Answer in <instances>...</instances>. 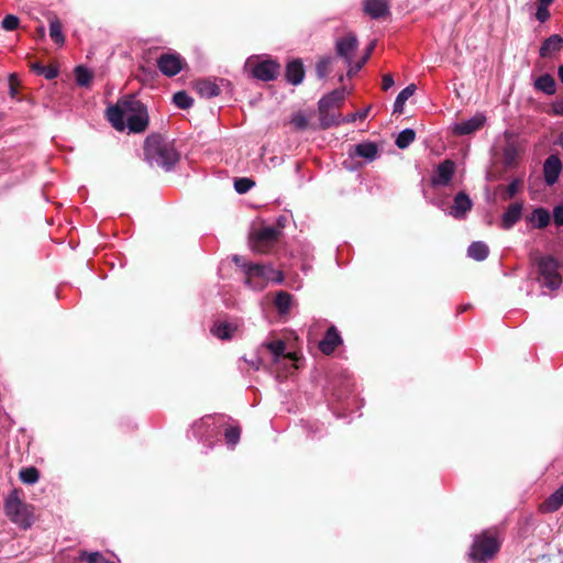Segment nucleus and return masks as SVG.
Masks as SVG:
<instances>
[{
    "mask_svg": "<svg viewBox=\"0 0 563 563\" xmlns=\"http://www.w3.org/2000/svg\"><path fill=\"white\" fill-rule=\"evenodd\" d=\"M107 119L117 131L125 129L132 133H141L148 126L146 107L132 96L124 97L107 109Z\"/></svg>",
    "mask_w": 563,
    "mask_h": 563,
    "instance_id": "1",
    "label": "nucleus"
},
{
    "mask_svg": "<svg viewBox=\"0 0 563 563\" xmlns=\"http://www.w3.org/2000/svg\"><path fill=\"white\" fill-rule=\"evenodd\" d=\"M144 155L151 165L162 167L166 172L172 170L179 161V153L175 147L174 141L167 140L159 134H152L146 137Z\"/></svg>",
    "mask_w": 563,
    "mask_h": 563,
    "instance_id": "2",
    "label": "nucleus"
},
{
    "mask_svg": "<svg viewBox=\"0 0 563 563\" xmlns=\"http://www.w3.org/2000/svg\"><path fill=\"white\" fill-rule=\"evenodd\" d=\"M500 543L496 536L489 531H484L474 537L470 559L474 562H487L499 551Z\"/></svg>",
    "mask_w": 563,
    "mask_h": 563,
    "instance_id": "3",
    "label": "nucleus"
},
{
    "mask_svg": "<svg viewBox=\"0 0 563 563\" xmlns=\"http://www.w3.org/2000/svg\"><path fill=\"white\" fill-rule=\"evenodd\" d=\"M4 510L12 522L20 528L27 529L33 523L31 507L24 504L16 490L10 493L4 503Z\"/></svg>",
    "mask_w": 563,
    "mask_h": 563,
    "instance_id": "4",
    "label": "nucleus"
},
{
    "mask_svg": "<svg viewBox=\"0 0 563 563\" xmlns=\"http://www.w3.org/2000/svg\"><path fill=\"white\" fill-rule=\"evenodd\" d=\"M538 267L539 277L542 286L555 290L562 284V277L559 273L560 264L551 255L539 256L534 260Z\"/></svg>",
    "mask_w": 563,
    "mask_h": 563,
    "instance_id": "5",
    "label": "nucleus"
},
{
    "mask_svg": "<svg viewBox=\"0 0 563 563\" xmlns=\"http://www.w3.org/2000/svg\"><path fill=\"white\" fill-rule=\"evenodd\" d=\"M244 68L258 80L272 81L276 79L280 66L272 58L251 56L246 59Z\"/></svg>",
    "mask_w": 563,
    "mask_h": 563,
    "instance_id": "6",
    "label": "nucleus"
},
{
    "mask_svg": "<svg viewBox=\"0 0 563 563\" xmlns=\"http://www.w3.org/2000/svg\"><path fill=\"white\" fill-rule=\"evenodd\" d=\"M280 229L267 225L254 232L250 240V245L255 253H266L280 235Z\"/></svg>",
    "mask_w": 563,
    "mask_h": 563,
    "instance_id": "7",
    "label": "nucleus"
},
{
    "mask_svg": "<svg viewBox=\"0 0 563 563\" xmlns=\"http://www.w3.org/2000/svg\"><path fill=\"white\" fill-rule=\"evenodd\" d=\"M191 432L196 439L208 443L209 448H211L212 439L219 435L220 429L217 424L216 417L207 416L191 426Z\"/></svg>",
    "mask_w": 563,
    "mask_h": 563,
    "instance_id": "8",
    "label": "nucleus"
},
{
    "mask_svg": "<svg viewBox=\"0 0 563 563\" xmlns=\"http://www.w3.org/2000/svg\"><path fill=\"white\" fill-rule=\"evenodd\" d=\"M247 276L246 284H251L252 277H261L267 282L280 284L284 280L282 271L275 269L272 265L243 264Z\"/></svg>",
    "mask_w": 563,
    "mask_h": 563,
    "instance_id": "9",
    "label": "nucleus"
},
{
    "mask_svg": "<svg viewBox=\"0 0 563 563\" xmlns=\"http://www.w3.org/2000/svg\"><path fill=\"white\" fill-rule=\"evenodd\" d=\"M185 65V59L177 53H164L157 58L159 71L167 77L179 74Z\"/></svg>",
    "mask_w": 563,
    "mask_h": 563,
    "instance_id": "10",
    "label": "nucleus"
},
{
    "mask_svg": "<svg viewBox=\"0 0 563 563\" xmlns=\"http://www.w3.org/2000/svg\"><path fill=\"white\" fill-rule=\"evenodd\" d=\"M358 41L355 34L349 33L345 36L336 40L335 51L338 56L342 57L347 66H351L352 56L357 49Z\"/></svg>",
    "mask_w": 563,
    "mask_h": 563,
    "instance_id": "11",
    "label": "nucleus"
},
{
    "mask_svg": "<svg viewBox=\"0 0 563 563\" xmlns=\"http://www.w3.org/2000/svg\"><path fill=\"white\" fill-rule=\"evenodd\" d=\"M455 172V163L451 159H445L440 163L431 177L432 186H446L451 181Z\"/></svg>",
    "mask_w": 563,
    "mask_h": 563,
    "instance_id": "12",
    "label": "nucleus"
},
{
    "mask_svg": "<svg viewBox=\"0 0 563 563\" xmlns=\"http://www.w3.org/2000/svg\"><path fill=\"white\" fill-rule=\"evenodd\" d=\"M473 202L468 195L464 191H460L455 195L453 205L449 211V214L455 219H464L468 211H471Z\"/></svg>",
    "mask_w": 563,
    "mask_h": 563,
    "instance_id": "13",
    "label": "nucleus"
},
{
    "mask_svg": "<svg viewBox=\"0 0 563 563\" xmlns=\"http://www.w3.org/2000/svg\"><path fill=\"white\" fill-rule=\"evenodd\" d=\"M363 10L374 20L385 18L390 13L388 0H364Z\"/></svg>",
    "mask_w": 563,
    "mask_h": 563,
    "instance_id": "14",
    "label": "nucleus"
},
{
    "mask_svg": "<svg viewBox=\"0 0 563 563\" xmlns=\"http://www.w3.org/2000/svg\"><path fill=\"white\" fill-rule=\"evenodd\" d=\"M486 122V117L483 113H476L468 120L454 124L453 131L457 135H468L479 130Z\"/></svg>",
    "mask_w": 563,
    "mask_h": 563,
    "instance_id": "15",
    "label": "nucleus"
},
{
    "mask_svg": "<svg viewBox=\"0 0 563 563\" xmlns=\"http://www.w3.org/2000/svg\"><path fill=\"white\" fill-rule=\"evenodd\" d=\"M562 170V163L556 155H550L543 164L544 180L549 186L556 183Z\"/></svg>",
    "mask_w": 563,
    "mask_h": 563,
    "instance_id": "16",
    "label": "nucleus"
},
{
    "mask_svg": "<svg viewBox=\"0 0 563 563\" xmlns=\"http://www.w3.org/2000/svg\"><path fill=\"white\" fill-rule=\"evenodd\" d=\"M342 343L341 335L335 327H330L323 339L319 343V349L323 354H331Z\"/></svg>",
    "mask_w": 563,
    "mask_h": 563,
    "instance_id": "17",
    "label": "nucleus"
},
{
    "mask_svg": "<svg viewBox=\"0 0 563 563\" xmlns=\"http://www.w3.org/2000/svg\"><path fill=\"white\" fill-rule=\"evenodd\" d=\"M346 91L344 88L334 89L331 92L323 96L318 102V110L333 109L340 107L344 101Z\"/></svg>",
    "mask_w": 563,
    "mask_h": 563,
    "instance_id": "18",
    "label": "nucleus"
},
{
    "mask_svg": "<svg viewBox=\"0 0 563 563\" xmlns=\"http://www.w3.org/2000/svg\"><path fill=\"white\" fill-rule=\"evenodd\" d=\"M195 90L202 98H214L220 95L221 89L216 80L200 79L195 82Z\"/></svg>",
    "mask_w": 563,
    "mask_h": 563,
    "instance_id": "19",
    "label": "nucleus"
},
{
    "mask_svg": "<svg viewBox=\"0 0 563 563\" xmlns=\"http://www.w3.org/2000/svg\"><path fill=\"white\" fill-rule=\"evenodd\" d=\"M563 46V37L559 34H553L545 38L539 49L542 58L551 57L553 54L561 51Z\"/></svg>",
    "mask_w": 563,
    "mask_h": 563,
    "instance_id": "20",
    "label": "nucleus"
},
{
    "mask_svg": "<svg viewBox=\"0 0 563 563\" xmlns=\"http://www.w3.org/2000/svg\"><path fill=\"white\" fill-rule=\"evenodd\" d=\"M305 78L303 64L300 59H294L286 66V79L288 82L297 86L302 82Z\"/></svg>",
    "mask_w": 563,
    "mask_h": 563,
    "instance_id": "21",
    "label": "nucleus"
},
{
    "mask_svg": "<svg viewBox=\"0 0 563 563\" xmlns=\"http://www.w3.org/2000/svg\"><path fill=\"white\" fill-rule=\"evenodd\" d=\"M521 213V203L516 202L510 205L501 216V228L505 230L511 229L520 220Z\"/></svg>",
    "mask_w": 563,
    "mask_h": 563,
    "instance_id": "22",
    "label": "nucleus"
},
{
    "mask_svg": "<svg viewBox=\"0 0 563 563\" xmlns=\"http://www.w3.org/2000/svg\"><path fill=\"white\" fill-rule=\"evenodd\" d=\"M563 505V484L553 492L540 506L543 512H553L559 510Z\"/></svg>",
    "mask_w": 563,
    "mask_h": 563,
    "instance_id": "23",
    "label": "nucleus"
},
{
    "mask_svg": "<svg viewBox=\"0 0 563 563\" xmlns=\"http://www.w3.org/2000/svg\"><path fill=\"white\" fill-rule=\"evenodd\" d=\"M353 154L367 162H373L378 156V147L374 142H363L354 146Z\"/></svg>",
    "mask_w": 563,
    "mask_h": 563,
    "instance_id": "24",
    "label": "nucleus"
},
{
    "mask_svg": "<svg viewBox=\"0 0 563 563\" xmlns=\"http://www.w3.org/2000/svg\"><path fill=\"white\" fill-rule=\"evenodd\" d=\"M263 347H266L273 356V362H279L282 356H287L290 360H295L296 356L292 353H288L285 355L286 344L283 340H275L267 343L262 344Z\"/></svg>",
    "mask_w": 563,
    "mask_h": 563,
    "instance_id": "25",
    "label": "nucleus"
},
{
    "mask_svg": "<svg viewBox=\"0 0 563 563\" xmlns=\"http://www.w3.org/2000/svg\"><path fill=\"white\" fill-rule=\"evenodd\" d=\"M534 87L548 96H552L556 91V82L550 74H543L538 77L534 81Z\"/></svg>",
    "mask_w": 563,
    "mask_h": 563,
    "instance_id": "26",
    "label": "nucleus"
},
{
    "mask_svg": "<svg viewBox=\"0 0 563 563\" xmlns=\"http://www.w3.org/2000/svg\"><path fill=\"white\" fill-rule=\"evenodd\" d=\"M550 212L542 207L536 208L529 217V221L538 229L545 228L550 223Z\"/></svg>",
    "mask_w": 563,
    "mask_h": 563,
    "instance_id": "27",
    "label": "nucleus"
},
{
    "mask_svg": "<svg viewBox=\"0 0 563 563\" xmlns=\"http://www.w3.org/2000/svg\"><path fill=\"white\" fill-rule=\"evenodd\" d=\"M415 91H416L415 84H410L406 88H404L396 97V100L394 102L393 112L401 114L404 112L406 101L415 93Z\"/></svg>",
    "mask_w": 563,
    "mask_h": 563,
    "instance_id": "28",
    "label": "nucleus"
},
{
    "mask_svg": "<svg viewBox=\"0 0 563 563\" xmlns=\"http://www.w3.org/2000/svg\"><path fill=\"white\" fill-rule=\"evenodd\" d=\"M320 128L325 130L331 126H338L342 123V117L339 113L331 112L329 109L319 110Z\"/></svg>",
    "mask_w": 563,
    "mask_h": 563,
    "instance_id": "29",
    "label": "nucleus"
},
{
    "mask_svg": "<svg viewBox=\"0 0 563 563\" xmlns=\"http://www.w3.org/2000/svg\"><path fill=\"white\" fill-rule=\"evenodd\" d=\"M489 254L488 246L482 242H473L467 249V255L475 261H484Z\"/></svg>",
    "mask_w": 563,
    "mask_h": 563,
    "instance_id": "30",
    "label": "nucleus"
},
{
    "mask_svg": "<svg viewBox=\"0 0 563 563\" xmlns=\"http://www.w3.org/2000/svg\"><path fill=\"white\" fill-rule=\"evenodd\" d=\"M274 303L279 314H287L291 308L292 297L286 291H279L275 297Z\"/></svg>",
    "mask_w": 563,
    "mask_h": 563,
    "instance_id": "31",
    "label": "nucleus"
},
{
    "mask_svg": "<svg viewBox=\"0 0 563 563\" xmlns=\"http://www.w3.org/2000/svg\"><path fill=\"white\" fill-rule=\"evenodd\" d=\"M49 36L59 46L64 45L65 36L62 31V23L57 18L49 20Z\"/></svg>",
    "mask_w": 563,
    "mask_h": 563,
    "instance_id": "32",
    "label": "nucleus"
},
{
    "mask_svg": "<svg viewBox=\"0 0 563 563\" xmlns=\"http://www.w3.org/2000/svg\"><path fill=\"white\" fill-rule=\"evenodd\" d=\"M234 331L235 327L228 322L216 323L211 329L212 334L221 340L230 339Z\"/></svg>",
    "mask_w": 563,
    "mask_h": 563,
    "instance_id": "33",
    "label": "nucleus"
},
{
    "mask_svg": "<svg viewBox=\"0 0 563 563\" xmlns=\"http://www.w3.org/2000/svg\"><path fill=\"white\" fill-rule=\"evenodd\" d=\"M416 139V132L412 129H405L399 132L395 144L398 148H407Z\"/></svg>",
    "mask_w": 563,
    "mask_h": 563,
    "instance_id": "34",
    "label": "nucleus"
},
{
    "mask_svg": "<svg viewBox=\"0 0 563 563\" xmlns=\"http://www.w3.org/2000/svg\"><path fill=\"white\" fill-rule=\"evenodd\" d=\"M79 560L85 561L87 563H113L109 559H107L101 552H87L81 551L79 554Z\"/></svg>",
    "mask_w": 563,
    "mask_h": 563,
    "instance_id": "35",
    "label": "nucleus"
},
{
    "mask_svg": "<svg viewBox=\"0 0 563 563\" xmlns=\"http://www.w3.org/2000/svg\"><path fill=\"white\" fill-rule=\"evenodd\" d=\"M173 102L177 108L186 110L194 104V99L186 91H178L173 96Z\"/></svg>",
    "mask_w": 563,
    "mask_h": 563,
    "instance_id": "36",
    "label": "nucleus"
},
{
    "mask_svg": "<svg viewBox=\"0 0 563 563\" xmlns=\"http://www.w3.org/2000/svg\"><path fill=\"white\" fill-rule=\"evenodd\" d=\"M32 70L37 75L44 76L46 79L51 80L58 76V69L51 66H44L40 63L32 64Z\"/></svg>",
    "mask_w": 563,
    "mask_h": 563,
    "instance_id": "37",
    "label": "nucleus"
},
{
    "mask_svg": "<svg viewBox=\"0 0 563 563\" xmlns=\"http://www.w3.org/2000/svg\"><path fill=\"white\" fill-rule=\"evenodd\" d=\"M75 79L80 87H88L91 82L92 75L86 67L77 66L75 68Z\"/></svg>",
    "mask_w": 563,
    "mask_h": 563,
    "instance_id": "38",
    "label": "nucleus"
},
{
    "mask_svg": "<svg viewBox=\"0 0 563 563\" xmlns=\"http://www.w3.org/2000/svg\"><path fill=\"white\" fill-rule=\"evenodd\" d=\"M19 477L24 484L33 485L38 481L40 473L33 466L25 467L20 471Z\"/></svg>",
    "mask_w": 563,
    "mask_h": 563,
    "instance_id": "39",
    "label": "nucleus"
},
{
    "mask_svg": "<svg viewBox=\"0 0 563 563\" xmlns=\"http://www.w3.org/2000/svg\"><path fill=\"white\" fill-rule=\"evenodd\" d=\"M332 62H333V58L329 57V56L322 57L321 59H319V62L317 63V66H316V71H317V76L320 79H323L329 75Z\"/></svg>",
    "mask_w": 563,
    "mask_h": 563,
    "instance_id": "40",
    "label": "nucleus"
},
{
    "mask_svg": "<svg viewBox=\"0 0 563 563\" xmlns=\"http://www.w3.org/2000/svg\"><path fill=\"white\" fill-rule=\"evenodd\" d=\"M375 46V43L373 42L368 47H367V51L364 55V57H361V60L355 63L354 65L351 64V66H349V71H347V75L349 76H353L355 75L357 71L361 70V68L364 66V64L366 63V60L368 59L373 48Z\"/></svg>",
    "mask_w": 563,
    "mask_h": 563,
    "instance_id": "41",
    "label": "nucleus"
},
{
    "mask_svg": "<svg viewBox=\"0 0 563 563\" xmlns=\"http://www.w3.org/2000/svg\"><path fill=\"white\" fill-rule=\"evenodd\" d=\"M241 431L238 427H229L225 429L224 437L227 444L233 448L240 440Z\"/></svg>",
    "mask_w": 563,
    "mask_h": 563,
    "instance_id": "42",
    "label": "nucleus"
},
{
    "mask_svg": "<svg viewBox=\"0 0 563 563\" xmlns=\"http://www.w3.org/2000/svg\"><path fill=\"white\" fill-rule=\"evenodd\" d=\"M19 18L13 14H8L3 18L1 25L5 31H14L19 26Z\"/></svg>",
    "mask_w": 563,
    "mask_h": 563,
    "instance_id": "43",
    "label": "nucleus"
},
{
    "mask_svg": "<svg viewBox=\"0 0 563 563\" xmlns=\"http://www.w3.org/2000/svg\"><path fill=\"white\" fill-rule=\"evenodd\" d=\"M253 185H254V181H252L251 179L240 178V179L235 180L234 189L239 194H245L252 188Z\"/></svg>",
    "mask_w": 563,
    "mask_h": 563,
    "instance_id": "44",
    "label": "nucleus"
},
{
    "mask_svg": "<svg viewBox=\"0 0 563 563\" xmlns=\"http://www.w3.org/2000/svg\"><path fill=\"white\" fill-rule=\"evenodd\" d=\"M369 108L342 117V123H353L356 120H364L368 115Z\"/></svg>",
    "mask_w": 563,
    "mask_h": 563,
    "instance_id": "45",
    "label": "nucleus"
},
{
    "mask_svg": "<svg viewBox=\"0 0 563 563\" xmlns=\"http://www.w3.org/2000/svg\"><path fill=\"white\" fill-rule=\"evenodd\" d=\"M290 122L298 130H305L308 126L306 115L300 112L294 114Z\"/></svg>",
    "mask_w": 563,
    "mask_h": 563,
    "instance_id": "46",
    "label": "nucleus"
},
{
    "mask_svg": "<svg viewBox=\"0 0 563 563\" xmlns=\"http://www.w3.org/2000/svg\"><path fill=\"white\" fill-rule=\"evenodd\" d=\"M549 18H550V11H549L548 7L538 5L537 12H536V19L540 23H544L545 21L549 20Z\"/></svg>",
    "mask_w": 563,
    "mask_h": 563,
    "instance_id": "47",
    "label": "nucleus"
},
{
    "mask_svg": "<svg viewBox=\"0 0 563 563\" xmlns=\"http://www.w3.org/2000/svg\"><path fill=\"white\" fill-rule=\"evenodd\" d=\"M553 221L555 225H563V205H558L553 209Z\"/></svg>",
    "mask_w": 563,
    "mask_h": 563,
    "instance_id": "48",
    "label": "nucleus"
},
{
    "mask_svg": "<svg viewBox=\"0 0 563 563\" xmlns=\"http://www.w3.org/2000/svg\"><path fill=\"white\" fill-rule=\"evenodd\" d=\"M395 81L390 74H385L382 79L383 90H388L394 86Z\"/></svg>",
    "mask_w": 563,
    "mask_h": 563,
    "instance_id": "49",
    "label": "nucleus"
},
{
    "mask_svg": "<svg viewBox=\"0 0 563 563\" xmlns=\"http://www.w3.org/2000/svg\"><path fill=\"white\" fill-rule=\"evenodd\" d=\"M518 188H519V181L517 179H514L507 186V196H508V198H512L518 192Z\"/></svg>",
    "mask_w": 563,
    "mask_h": 563,
    "instance_id": "50",
    "label": "nucleus"
},
{
    "mask_svg": "<svg viewBox=\"0 0 563 563\" xmlns=\"http://www.w3.org/2000/svg\"><path fill=\"white\" fill-rule=\"evenodd\" d=\"M553 113L556 115H563V99L556 100L552 103Z\"/></svg>",
    "mask_w": 563,
    "mask_h": 563,
    "instance_id": "51",
    "label": "nucleus"
},
{
    "mask_svg": "<svg viewBox=\"0 0 563 563\" xmlns=\"http://www.w3.org/2000/svg\"><path fill=\"white\" fill-rule=\"evenodd\" d=\"M232 261L239 266L241 267L244 272H245V267L243 266V264H251L250 262H246L245 258L241 255H234Z\"/></svg>",
    "mask_w": 563,
    "mask_h": 563,
    "instance_id": "52",
    "label": "nucleus"
},
{
    "mask_svg": "<svg viewBox=\"0 0 563 563\" xmlns=\"http://www.w3.org/2000/svg\"><path fill=\"white\" fill-rule=\"evenodd\" d=\"M250 364L255 368L260 369L262 361L260 357H256L255 360L250 361Z\"/></svg>",
    "mask_w": 563,
    "mask_h": 563,
    "instance_id": "53",
    "label": "nucleus"
},
{
    "mask_svg": "<svg viewBox=\"0 0 563 563\" xmlns=\"http://www.w3.org/2000/svg\"><path fill=\"white\" fill-rule=\"evenodd\" d=\"M554 0H538V5L540 7H548L553 2Z\"/></svg>",
    "mask_w": 563,
    "mask_h": 563,
    "instance_id": "54",
    "label": "nucleus"
},
{
    "mask_svg": "<svg viewBox=\"0 0 563 563\" xmlns=\"http://www.w3.org/2000/svg\"><path fill=\"white\" fill-rule=\"evenodd\" d=\"M558 75H559L561 82L563 84V65L559 66Z\"/></svg>",
    "mask_w": 563,
    "mask_h": 563,
    "instance_id": "55",
    "label": "nucleus"
},
{
    "mask_svg": "<svg viewBox=\"0 0 563 563\" xmlns=\"http://www.w3.org/2000/svg\"><path fill=\"white\" fill-rule=\"evenodd\" d=\"M285 221H286V218H285V217H280V218L278 219V221H277V222H278V225H279V227H282V228H284V225H285V224H284V223H285Z\"/></svg>",
    "mask_w": 563,
    "mask_h": 563,
    "instance_id": "56",
    "label": "nucleus"
},
{
    "mask_svg": "<svg viewBox=\"0 0 563 563\" xmlns=\"http://www.w3.org/2000/svg\"><path fill=\"white\" fill-rule=\"evenodd\" d=\"M38 34H41L42 36H44V34H45V29H44V26H41V27L38 29Z\"/></svg>",
    "mask_w": 563,
    "mask_h": 563,
    "instance_id": "57",
    "label": "nucleus"
},
{
    "mask_svg": "<svg viewBox=\"0 0 563 563\" xmlns=\"http://www.w3.org/2000/svg\"><path fill=\"white\" fill-rule=\"evenodd\" d=\"M466 309H467V306H463V307H460V308H459V311H460V312H463V311H465Z\"/></svg>",
    "mask_w": 563,
    "mask_h": 563,
    "instance_id": "58",
    "label": "nucleus"
},
{
    "mask_svg": "<svg viewBox=\"0 0 563 563\" xmlns=\"http://www.w3.org/2000/svg\"><path fill=\"white\" fill-rule=\"evenodd\" d=\"M15 89L13 87H11V96L14 97L15 96Z\"/></svg>",
    "mask_w": 563,
    "mask_h": 563,
    "instance_id": "59",
    "label": "nucleus"
}]
</instances>
